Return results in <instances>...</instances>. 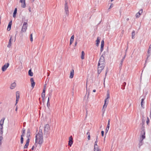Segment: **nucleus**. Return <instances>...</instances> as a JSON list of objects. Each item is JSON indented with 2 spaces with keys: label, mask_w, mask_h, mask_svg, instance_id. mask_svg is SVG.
I'll return each mask as SVG.
<instances>
[{
  "label": "nucleus",
  "mask_w": 151,
  "mask_h": 151,
  "mask_svg": "<svg viewBox=\"0 0 151 151\" xmlns=\"http://www.w3.org/2000/svg\"><path fill=\"white\" fill-rule=\"evenodd\" d=\"M104 46V40H102L101 42V45L100 51L101 52L103 50Z\"/></svg>",
  "instance_id": "nucleus-12"
},
{
  "label": "nucleus",
  "mask_w": 151,
  "mask_h": 151,
  "mask_svg": "<svg viewBox=\"0 0 151 151\" xmlns=\"http://www.w3.org/2000/svg\"><path fill=\"white\" fill-rule=\"evenodd\" d=\"M45 86L44 87V88H43V91H42V93H45Z\"/></svg>",
  "instance_id": "nucleus-47"
},
{
  "label": "nucleus",
  "mask_w": 151,
  "mask_h": 151,
  "mask_svg": "<svg viewBox=\"0 0 151 151\" xmlns=\"http://www.w3.org/2000/svg\"><path fill=\"white\" fill-rule=\"evenodd\" d=\"M88 140H90V135H88Z\"/></svg>",
  "instance_id": "nucleus-50"
},
{
  "label": "nucleus",
  "mask_w": 151,
  "mask_h": 151,
  "mask_svg": "<svg viewBox=\"0 0 151 151\" xmlns=\"http://www.w3.org/2000/svg\"><path fill=\"white\" fill-rule=\"evenodd\" d=\"M23 137L22 136H21L20 142L21 144H23Z\"/></svg>",
  "instance_id": "nucleus-32"
},
{
  "label": "nucleus",
  "mask_w": 151,
  "mask_h": 151,
  "mask_svg": "<svg viewBox=\"0 0 151 151\" xmlns=\"http://www.w3.org/2000/svg\"><path fill=\"white\" fill-rule=\"evenodd\" d=\"M123 86H124V87H125V85H126V83L125 82H124L123 84Z\"/></svg>",
  "instance_id": "nucleus-54"
},
{
  "label": "nucleus",
  "mask_w": 151,
  "mask_h": 151,
  "mask_svg": "<svg viewBox=\"0 0 151 151\" xmlns=\"http://www.w3.org/2000/svg\"><path fill=\"white\" fill-rule=\"evenodd\" d=\"M48 95L49 96V97L51 96V95H52V94H51V93H49Z\"/></svg>",
  "instance_id": "nucleus-53"
},
{
  "label": "nucleus",
  "mask_w": 151,
  "mask_h": 151,
  "mask_svg": "<svg viewBox=\"0 0 151 151\" xmlns=\"http://www.w3.org/2000/svg\"><path fill=\"white\" fill-rule=\"evenodd\" d=\"M34 146H32V148H31V149L32 150H33L34 149Z\"/></svg>",
  "instance_id": "nucleus-60"
},
{
  "label": "nucleus",
  "mask_w": 151,
  "mask_h": 151,
  "mask_svg": "<svg viewBox=\"0 0 151 151\" xmlns=\"http://www.w3.org/2000/svg\"><path fill=\"white\" fill-rule=\"evenodd\" d=\"M30 81L31 82V86L32 88H33L35 85V83L34 81L33 78H31L30 79Z\"/></svg>",
  "instance_id": "nucleus-16"
},
{
  "label": "nucleus",
  "mask_w": 151,
  "mask_h": 151,
  "mask_svg": "<svg viewBox=\"0 0 151 151\" xmlns=\"http://www.w3.org/2000/svg\"><path fill=\"white\" fill-rule=\"evenodd\" d=\"M142 130L141 131V133L142 134V136H141V137L140 139V140H142L143 141L144 139L145 138V130L144 129V127H142V128H141Z\"/></svg>",
  "instance_id": "nucleus-5"
},
{
  "label": "nucleus",
  "mask_w": 151,
  "mask_h": 151,
  "mask_svg": "<svg viewBox=\"0 0 151 151\" xmlns=\"http://www.w3.org/2000/svg\"><path fill=\"white\" fill-rule=\"evenodd\" d=\"M27 29V22H24L22 27L21 32H25Z\"/></svg>",
  "instance_id": "nucleus-6"
},
{
  "label": "nucleus",
  "mask_w": 151,
  "mask_h": 151,
  "mask_svg": "<svg viewBox=\"0 0 151 151\" xmlns=\"http://www.w3.org/2000/svg\"><path fill=\"white\" fill-rule=\"evenodd\" d=\"M106 102H107V101H106V100H105V101H104V105L103 106L102 110H103L104 108H106L107 107V105L108 103L107 104H106Z\"/></svg>",
  "instance_id": "nucleus-25"
},
{
  "label": "nucleus",
  "mask_w": 151,
  "mask_h": 151,
  "mask_svg": "<svg viewBox=\"0 0 151 151\" xmlns=\"http://www.w3.org/2000/svg\"><path fill=\"white\" fill-rule=\"evenodd\" d=\"M84 53L83 51H82L81 52V58L82 59L84 58Z\"/></svg>",
  "instance_id": "nucleus-31"
},
{
  "label": "nucleus",
  "mask_w": 151,
  "mask_h": 151,
  "mask_svg": "<svg viewBox=\"0 0 151 151\" xmlns=\"http://www.w3.org/2000/svg\"><path fill=\"white\" fill-rule=\"evenodd\" d=\"M27 148H28V146H27L25 145L24 146V149H25Z\"/></svg>",
  "instance_id": "nucleus-49"
},
{
  "label": "nucleus",
  "mask_w": 151,
  "mask_h": 151,
  "mask_svg": "<svg viewBox=\"0 0 151 151\" xmlns=\"http://www.w3.org/2000/svg\"><path fill=\"white\" fill-rule=\"evenodd\" d=\"M87 134L88 135H90V133L89 132H88L87 133Z\"/></svg>",
  "instance_id": "nucleus-58"
},
{
  "label": "nucleus",
  "mask_w": 151,
  "mask_h": 151,
  "mask_svg": "<svg viewBox=\"0 0 151 151\" xmlns=\"http://www.w3.org/2000/svg\"><path fill=\"white\" fill-rule=\"evenodd\" d=\"M29 139H27V140H26V143L25 145H26L27 146H28L29 145Z\"/></svg>",
  "instance_id": "nucleus-37"
},
{
  "label": "nucleus",
  "mask_w": 151,
  "mask_h": 151,
  "mask_svg": "<svg viewBox=\"0 0 151 151\" xmlns=\"http://www.w3.org/2000/svg\"><path fill=\"white\" fill-rule=\"evenodd\" d=\"M16 86V83H14L11 84L10 88L12 89H13Z\"/></svg>",
  "instance_id": "nucleus-22"
},
{
  "label": "nucleus",
  "mask_w": 151,
  "mask_h": 151,
  "mask_svg": "<svg viewBox=\"0 0 151 151\" xmlns=\"http://www.w3.org/2000/svg\"><path fill=\"white\" fill-rule=\"evenodd\" d=\"M104 132L103 131H102L101 132V135L103 136L104 135Z\"/></svg>",
  "instance_id": "nucleus-48"
},
{
  "label": "nucleus",
  "mask_w": 151,
  "mask_h": 151,
  "mask_svg": "<svg viewBox=\"0 0 151 151\" xmlns=\"http://www.w3.org/2000/svg\"><path fill=\"white\" fill-rule=\"evenodd\" d=\"M12 39V37H11L10 38V39L9 40V44L7 46V47H10L11 46Z\"/></svg>",
  "instance_id": "nucleus-19"
},
{
  "label": "nucleus",
  "mask_w": 151,
  "mask_h": 151,
  "mask_svg": "<svg viewBox=\"0 0 151 151\" xmlns=\"http://www.w3.org/2000/svg\"><path fill=\"white\" fill-rule=\"evenodd\" d=\"M98 136H96V140L95 142L94 148L98 147L97 145Z\"/></svg>",
  "instance_id": "nucleus-28"
},
{
  "label": "nucleus",
  "mask_w": 151,
  "mask_h": 151,
  "mask_svg": "<svg viewBox=\"0 0 151 151\" xmlns=\"http://www.w3.org/2000/svg\"><path fill=\"white\" fill-rule=\"evenodd\" d=\"M30 129H28L27 130V134H26V137L27 138V139H29L30 136Z\"/></svg>",
  "instance_id": "nucleus-11"
},
{
  "label": "nucleus",
  "mask_w": 151,
  "mask_h": 151,
  "mask_svg": "<svg viewBox=\"0 0 151 151\" xmlns=\"http://www.w3.org/2000/svg\"><path fill=\"white\" fill-rule=\"evenodd\" d=\"M151 44L150 45L149 48L148 49V52H151Z\"/></svg>",
  "instance_id": "nucleus-44"
},
{
  "label": "nucleus",
  "mask_w": 151,
  "mask_h": 151,
  "mask_svg": "<svg viewBox=\"0 0 151 151\" xmlns=\"http://www.w3.org/2000/svg\"><path fill=\"white\" fill-rule=\"evenodd\" d=\"M143 142L142 140H139V143L138 144V147L139 148H140V147L142 145Z\"/></svg>",
  "instance_id": "nucleus-23"
},
{
  "label": "nucleus",
  "mask_w": 151,
  "mask_h": 151,
  "mask_svg": "<svg viewBox=\"0 0 151 151\" xmlns=\"http://www.w3.org/2000/svg\"><path fill=\"white\" fill-rule=\"evenodd\" d=\"M105 60L104 57L103 55H102L100 57L98 63H99V64L102 63L105 64Z\"/></svg>",
  "instance_id": "nucleus-8"
},
{
  "label": "nucleus",
  "mask_w": 151,
  "mask_h": 151,
  "mask_svg": "<svg viewBox=\"0 0 151 151\" xmlns=\"http://www.w3.org/2000/svg\"><path fill=\"white\" fill-rule=\"evenodd\" d=\"M9 63H5L2 67L1 70L2 71H5L9 67Z\"/></svg>",
  "instance_id": "nucleus-7"
},
{
  "label": "nucleus",
  "mask_w": 151,
  "mask_h": 151,
  "mask_svg": "<svg viewBox=\"0 0 151 151\" xmlns=\"http://www.w3.org/2000/svg\"><path fill=\"white\" fill-rule=\"evenodd\" d=\"M110 119H109L108 121V124L107 125V127L106 128V134L108 132V130L109 129V128L110 127Z\"/></svg>",
  "instance_id": "nucleus-14"
},
{
  "label": "nucleus",
  "mask_w": 151,
  "mask_h": 151,
  "mask_svg": "<svg viewBox=\"0 0 151 151\" xmlns=\"http://www.w3.org/2000/svg\"><path fill=\"white\" fill-rule=\"evenodd\" d=\"M3 139V138L2 136L0 137V145H1L2 144V140Z\"/></svg>",
  "instance_id": "nucleus-39"
},
{
  "label": "nucleus",
  "mask_w": 151,
  "mask_h": 151,
  "mask_svg": "<svg viewBox=\"0 0 151 151\" xmlns=\"http://www.w3.org/2000/svg\"><path fill=\"white\" fill-rule=\"evenodd\" d=\"M107 73H106H106H105V78H104V83H105V78H106V74H107Z\"/></svg>",
  "instance_id": "nucleus-55"
},
{
  "label": "nucleus",
  "mask_w": 151,
  "mask_h": 151,
  "mask_svg": "<svg viewBox=\"0 0 151 151\" xmlns=\"http://www.w3.org/2000/svg\"><path fill=\"white\" fill-rule=\"evenodd\" d=\"M41 96L42 99V100L44 101L45 96V93H42Z\"/></svg>",
  "instance_id": "nucleus-35"
},
{
  "label": "nucleus",
  "mask_w": 151,
  "mask_h": 151,
  "mask_svg": "<svg viewBox=\"0 0 151 151\" xmlns=\"http://www.w3.org/2000/svg\"><path fill=\"white\" fill-rule=\"evenodd\" d=\"M124 61V60H123V59L121 60L120 63V67L122 66V63H123Z\"/></svg>",
  "instance_id": "nucleus-41"
},
{
  "label": "nucleus",
  "mask_w": 151,
  "mask_h": 151,
  "mask_svg": "<svg viewBox=\"0 0 151 151\" xmlns=\"http://www.w3.org/2000/svg\"><path fill=\"white\" fill-rule=\"evenodd\" d=\"M143 12L142 9H141L139 10V12L136 14V18H138L140 17V15Z\"/></svg>",
  "instance_id": "nucleus-10"
},
{
  "label": "nucleus",
  "mask_w": 151,
  "mask_h": 151,
  "mask_svg": "<svg viewBox=\"0 0 151 151\" xmlns=\"http://www.w3.org/2000/svg\"><path fill=\"white\" fill-rule=\"evenodd\" d=\"M110 97V94L109 91H107V97L106 99L105 100H106V101H107V100L109 99Z\"/></svg>",
  "instance_id": "nucleus-30"
},
{
  "label": "nucleus",
  "mask_w": 151,
  "mask_h": 151,
  "mask_svg": "<svg viewBox=\"0 0 151 151\" xmlns=\"http://www.w3.org/2000/svg\"><path fill=\"white\" fill-rule=\"evenodd\" d=\"M64 10L65 11V12L66 15L68 16L69 14V12L68 9V2L67 1H65V4L64 5Z\"/></svg>",
  "instance_id": "nucleus-3"
},
{
  "label": "nucleus",
  "mask_w": 151,
  "mask_h": 151,
  "mask_svg": "<svg viewBox=\"0 0 151 151\" xmlns=\"http://www.w3.org/2000/svg\"><path fill=\"white\" fill-rule=\"evenodd\" d=\"M49 102V97H48L47 102Z\"/></svg>",
  "instance_id": "nucleus-61"
},
{
  "label": "nucleus",
  "mask_w": 151,
  "mask_h": 151,
  "mask_svg": "<svg viewBox=\"0 0 151 151\" xmlns=\"http://www.w3.org/2000/svg\"><path fill=\"white\" fill-rule=\"evenodd\" d=\"M3 126H2L1 125H0V133L1 134H2L3 133Z\"/></svg>",
  "instance_id": "nucleus-26"
},
{
  "label": "nucleus",
  "mask_w": 151,
  "mask_h": 151,
  "mask_svg": "<svg viewBox=\"0 0 151 151\" xmlns=\"http://www.w3.org/2000/svg\"><path fill=\"white\" fill-rule=\"evenodd\" d=\"M12 24V21L11 20L10 22H9L8 27L7 28V30L8 31H9L11 29V26Z\"/></svg>",
  "instance_id": "nucleus-13"
},
{
  "label": "nucleus",
  "mask_w": 151,
  "mask_h": 151,
  "mask_svg": "<svg viewBox=\"0 0 151 151\" xmlns=\"http://www.w3.org/2000/svg\"><path fill=\"white\" fill-rule=\"evenodd\" d=\"M22 134L21 136H24L25 133V129L24 128H23L22 129Z\"/></svg>",
  "instance_id": "nucleus-33"
},
{
  "label": "nucleus",
  "mask_w": 151,
  "mask_h": 151,
  "mask_svg": "<svg viewBox=\"0 0 151 151\" xmlns=\"http://www.w3.org/2000/svg\"><path fill=\"white\" fill-rule=\"evenodd\" d=\"M77 44V41H76L75 42L74 45L75 46H76Z\"/></svg>",
  "instance_id": "nucleus-51"
},
{
  "label": "nucleus",
  "mask_w": 151,
  "mask_h": 151,
  "mask_svg": "<svg viewBox=\"0 0 151 151\" xmlns=\"http://www.w3.org/2000/svg\"><path fill=\"white\" fill-rule=\"evenodd\" d=\"M17 109H18L17 106L16 107V108L15 111H17Z\"/></svg>",
  "instance_id": "nucleus-59"
},
{
  "label": "nucleus",
  "mask_w": 151,
  "mask_h": 151,
  "mask_svg": "<svg viewBox=\"0 0 151 151\" xmlns=\"http://www.w3.org/2000/svg\"><path fill=\"white\" fill-rule=\"evenodd\" d=\"M89 93H88V95H87V98H88V97H89Z\"/></svg>",
  "instance_id": "nucleus-63"
},
{
  "label": "nucleus",
  "mask_w": 151,
  "mask_h": 151,
  "mask_svg": "<svg viewBox=\"0 0 151 151\" xmlns=\"http://www.w3.org/2000/svg\"><path fill=\"white\" fill-rule=\"evenodd\" d=\"M50 130V126L48 124H46L44 126V135H47Z\"/></svg>",
  "instance_id": "nucleus-4"
},
{
  "label": "nucleus",
  "mask_w": 151,
  "mask_h": 151,
  "mask_svg": "<svg viewBox=\"0 0 151 151\" xmlns=\"http://www.w3.org/2000/svg\"><path fill=\"white\" fill-rule=\"evenodd\" d=\"M45 86V88L46 86V84H45L44 86Z\"/></svg>",
  "instance_id": "nucleus-64"
},
{
  "label": "nucleus",
  "mask_w": 151,
  "mask_h": 151,
  "mask_svg": "<svg viewBox=\"0 0 151 151\" xmlns=\"http://www.w3.org/2000/svg\"><path fill=\"white\" fill-rule=\"evenodd\" d=\"M74 75V70L72 69L70 71V76L69 77L70 78H73Z\"/></svg>",
  "instance_id": "nucleus-15"
},
{
  "label": "nucleus",
  "mask_w": 151,
  "mask_h": 151,
  "mask_svg": "<svg viewBox=\"0 0 151 151\" xmlns=\"http://www.w3.org/2000/svg\"><path fill=\"white\" fill-rule=\"evenodd\" d=\"M94 151H101L99 147L94 148Z\"/></svg>",
  "instance_id": "nucleus-40"
},
{
  "label": "nucleus",
  "mask_w": 151,
  "mask_h": 151,
  "mask_svg": "<svg viewBox=\"0 0 151 151\" xmlns=\"http://www.w3.org/2000/svg\"><path fill=\"white\" fill-rule=\"evenodd\" d=\"M30 40L32 42L33 41L32 34H31L30 35Z\"/></svg>",
  "instance_id": "nucleus-42"
},
{
  "label": "nucleus",
  "mask_w": 151,
  "mask_h": 151,
  "mask_svg": "<svg viewBox=\"0 0 151 151\" xmlns=\"http://www.w3.org/2000/svg\"><path fill=\"white\" fill-rule=\"evenodd\" d=\"M150 122V120L149 119V118L147 117V120L146 121V123L147 125Z\"/></svg>",
  "instance_id": "nucleus-43"
},
{
  "label": "nucleus",
  "mask_w": 151,
  "mask_h": 151,
  "mask_svg": "<svg viewBox=\"0 0 151 151\" xmlns=\"http://www.w3.org/2000/svg\"><path fill=\"white\" fill-rule=\"evenodd\" d=\"M104 67L105 64L102 63L99 64V63H98V73L99 74L101 73Z\"/></svg>",
  "instance_id": "nucleus-2"
},
{
  "label": "nucleus",
  "mask_w": 151,
  "mask_h": 151,
  "mask_svg": "<svg viewBox=\"0 0 151 151\" xmlns=\"http://www.w3.org/2000/svg\"><path fill=\"white\" fill-rule=\"evenodd\" d=\"M144 99H143V98L142 99L141 102V106L142 107H143V108H144V105L143 104V101H144Z\"/></svg>",
  "instance_id": "nucleus-36"
},
{
  "label": "nucleus",
  "mask_w": 151,
  "mask_h": 151,
  "mask_svg": "<svg viewBox=\"0 0 151 151\" xmlns=\"http://www.w3.org/2000/svg\"><path fill=\"white\" fill-rule=\"evenodd\" d=\"M29 75L30 76H33V73L32 72L31 70L30 69L28 71Z\"/></svg>",
  "instance_id": "nucleus-29"
},
{
  "label": "nucleus",
  "mask_w": 151,
  "mask_h": 151,
  "mask_svg": "<svg viewBox=\"0 0 151 151\" xmlns=\"http://www.w3.org/2000/svg\"><path fill=\"white\" fill-rule=\"evenodd\" d=\"M20 2L22 4V7L24 8L25 7V0H20Z\"/></svg>",
  "instance_id": "nucleus-17"
},
{
  "label": "nucleus",
  "mask_w": 151,
  "mask_h": 151,
  "mask_svg": "<svg viewBox=\"0 0 151 151\" xmlns=\"http://www.w3.org/2000/svg\"><path fill=\"white\" fill-rule=\"evenodd\" d=\"M17 92H17L16 93V101L15 105L18 103V101H19V95H17Z\"/></svg>",
  "instance_id": "nucleus-18"
},
{
  "label": "nucleus",
  "mask_w": 151,
  "mask_h": 151,
  "mask_svg": "<svg viewBox=\"0 0 151 151\" xmlns=\"http://www.w3.org/2000/svg\"><path fill=\"white\" fill-rule=\"evenodd\" d=\"M29 12H31V8L30 7H29Z\"/></svg>",
  "instance_id": "nucleus-52"
},
{
  "label": "nucleus",
  "mask_w": 151,
  "mask_h": 151,
  "mask_svg": "<svg viewBox=\"0 0 151 151\" xmlns=\"http://www.w3.org/2000/svg\"><path fill=\"white\" fill-rule=\"evenodd\" d=\"M126 54H125L124 55V57L122 59H123V60H124V59H125V58L126 57Z\"/></svg>",
  "instance_id": "nucleus-56"
},
{
  "label": "nucleus",
  "mask_w": 151,
  "mask_h": 151,
  "mask_svg": "<svg viewBox=\"0 0 151 151\" xmlns=\"http://www.w3.org/2000/svg\"><path fill=\"white\" fill-rule=\"evenodd\" d=\"M96 90L95 89L93 90V92H96Z\"/></svg>",
  "instance_id": "nucleus-62"
},
{
  "label": "nucleus",
  "mask_w": 151,
  "mask_h": 151,
  "mask_svg": "<svg viewBox=\"0 0 151 151\" xmlns=\"http://www.w3.org/2000/svg\"><path fill=\"white\" fill-rule=\"evenodd\" d=\"M150 52H147V60L148 59V58H149V57L150 56Z\"/></svg>",
  "instance_id": "nucleus-38"
},
{
  "label": "nucleus",
  "mask_w": 151,
  "mask_h": 151,
  "mask_svg": "<svg viewBox=\"0 0 151 151\" xmlns=\"http://www.w3.org/2000/svg\"><path fill=\"white\" fill-rule=\"evenodd\" d=\"M69 140L68 145L70 146H71L73 142V138L72 136H71L69 137Z\"/></svg>",
  "instance_id": "nucleus-9"
},
{
  "label": "nucleus",
  "mask_w": 151,
  "mask_h": 151,
  "mask_svg": "<svg viewBox=\"0 0 151 151\" xmlns=\"http://www.w3.org/2000/svg\"><path fill=\"white\" fill-rule=\"evenodd\" d=\"M17 8H15L13 13V17L14 18L16 17V14L17 13Z\"/></svg>",
  "instance_id": "nucleus-21"
},
{
  "label": "nucleus",
  "mask_w": 151,
  "mask_h": 151,
  "mask_svg": "<svg viewBox=\"0 0 151 151\" xmlns=\"http://www.w3.org/2000/svg\"><path fill=\"white\" fill-rule=\"evenodd\" d=\"M74 35H73L71 36V37L70 38V45H71L72 43L73 42V41L74 40Z\"/></svg>",
  "instance_id": "nucleus-20"
},
{
  "label": "nucleus",
  "mask_w": 151,
  "mask_h": 151,
  "mask_svg": "<svg viewBox=\"0 0 151 151\" xmlns=\"http://www.w3.org/2000/svg\"><path fill=\"white\" fill-rule=\"evenodd\" d=\"M96 45L98 46L99 45V43L100 42V39L99 37H98L97 38V40H96Z\"/></svg>",
  "instance_id": "nucleus-27"
},
{
  "label": "nucleus",
  "mask_w": 151,
  "mask_h": 151,
  "mask_svg": "<svg viewBox=\"0 0 151 151\" xmlns=\"http://www.w3.org/2000/svg\"><path fill=\"white\" fill-rule=\"evenodd\" d=\"M108 68H107L106 70V73H107L108 72Z\"/></svg>",
  "instance_id": "nucleus-57"
},
{
  "label": "nucleus",
  "mask_w": 151,
  "mask_h": 151,
  "mask_svg": "<svg viewBox=\"0 0 151 151\" xmlns=\"http://www.w3.org/2000/svg\"><path fill=\"white\" fill-rule=\"evenodd\" d=\"M135 35V32L133 31L132 32V39H133L134 38V36Z\"/></svg>",
  "instance_id": "nucleus-34"
},
{
  "label": "nucleus",
  "mask_w": 151,
  "mask_h": 151,
  "mask_svg": "<svg viewBox=\"0 0 151 151\" xmlns=\"http://www.w3.org/2000/svg\"><path fill=\"white\" fill-rule=\"evenodd\" d=\"M40 127L39 132L36 134L35 136V144L37 142L40 145L42 144L43 142V137L42 129Z\"/></svg>",
  "instance_id": "nucleus-1"
},
{
  "label": "nucleus",
  "mask_w": 151,
  "mask_h": 151,
  "mask_svg": "<svg viewBox=\"0 0 151 151\" xmlns=\"http://www.w3.org/2000/svg\"><path fill=\"white\" fill-rule=\"evenodd\" d=\"M47 107L48 108V109H49V107L50 106V104L49 102H47Z\"/></svg>",
  "instance_id": "nucleus-45"
},
{
  "label": "nucleus",
  "mask_w": 151,
  "mask_h": 151,
  "mask_svg": "<svg viewBox=\"0 0 151 151\" xmlns=\"http://www.w3.org/2000/svg\"><path fill=\"white\" fill-rule=\"evenodd\" d=\"M5 119V118H3L1 119V120L0 121V125H1L2 126H3V125L4 124V122Z\"/></svg>",
  "instance_id": "nucleus-24"
},
{
  "label": "nucleus",
  "mask_w": 151,
  "mask_h": 151,
  "mask_svg": "<svg viewBox=\"0 0 151 151\" xmlns=\"http://www.w3.org/2000/svg\"><path fill=\"white\" fill-rule=\"evenodd\" d=\"M113 4H111L110 5V6L109 7V8L108 9H110L112 7H113Z\"/></svg>",
  "instance_id": "nucleus-46"
}]
</instances>
